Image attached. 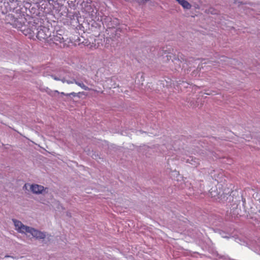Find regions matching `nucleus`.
<instances>
[{"label": "nucleus", "instance_id": "f257e3e1", "mask_svg": "<svg viewBox=\"0 0 260 260\" xmlns=\"http://www.w3.org/2000/svg\"><path fill=\"white\" fill-rule=\"evenodd\" d=\"M83 10L92 20L95 21H99L100 20H102V19H100L99 16L98 9L93 5L86 4L83 7Z\"/></svg>", "mask_w": 260, "mask_h": 260}, {"label": "nucleus", "instance_id": "f03ea898", "mask_svg": "<svg viewBox=\"0 0 260 260\" xmlns=\"http://www.w3.org/2000/svg\"><path fill=\"white\" fill-rule=\"evenodd\" d=\"M36 34L37 37L40 40H46L49 37H51L49 29L44 26H40V27L37 29Z\"/></svg>", "mask_w": 260, "mask_h": 260}, {"label": "nucleus", "instance_id": "7ed1b4c3", "mask_svg": "<svg viewBox=\"0 0 260 260\" xmlns=\"http://www.w3.org/2000/svg\"><path fill=\"white\" fill-rule=\"evenodd\" d=\"M27 233L30 234L33 237L37 239H44L46 237V233L29 227Z\"/></svg>", "mask_w": 260, "mask_h": 260}, {"label": "nucleus", "instance_id": "20e7f679", "mask_svg": "<svg viewBox=\"0 0 260 260\" xmlns=\"http://www.w3.org/2000/svg\"><path fill=\"white\" fill-rule=\"evenodd\" d=\"M17 231L21 233H27L29 226L24 225L21 221L16 219H13Z\"/></svg>", "mask_w": 260, "mask_h": 260}, {"label": "nucleus", "instance_id": "39448f33", "mask_svg": "<svg viewBox=\"0 0 260 260\" xmlns=\"http://www.w3.org/2000/svg\"><path fill=\"white\" fill-rule=\"evenodd\" d=\"M30 190L35 194H41L44 190V187L40 185L32 184L30 186Z\"/></svg>", "mask_w": 260, "mask_h": 260}, {"label": "nucleus", "instance_id": "423d86ee", "mask_svg": "<svg viewBox=\"0 0 260 260\" xmlns=\"http://www.w3.org/2000/svg\"><path fill=\"white\" fill-rule=\"evenodd\" d=\"M185 161L187 163L191 164L193 167H197L199 164L198 159L194 158L192 156L188 157L185 159Z\"/></svg>", "mask_w": 260, "mask_h": 260}, {"label": "nucleus", "instance_id": "0eeeda50", "mask_svg": "<svg viewBox=\"0 0 260 260\" xmlns=\"http://www.w3.org/2000/svg\"><path fill=\"white\" fill-rule=\"evenodd\" d=\"M107 21H109L108 24V27L110 28H114V25H116L119 23V21L117 18H112L110 17H107L106 18Z\"/></svg>", "mask_w": 260, "mask_h": 260}, {"label": "nucleus", "instance_id": "6e6552de", "mask_svg": "<svg viewBox=\"0 0 260 260\" xmlns=\"http://www.w3.org/2000/svg\"><path fill=\"white\" fill-rule=\"evenodd\" d=\"M50 40L52 41L54 43L57 44L58 43H61L63 41V38L61 35H56L51 37Z\"/></svg>", "mask_w": 260, "mask_h": 260}, {"label": "nucleus", "instance_id": "1a4fd4ad", "mask_svg": "<svg viewBox=\"0 0 260 260\" xmlns=\"http://www.w3.org/2000/svg\"><path fill=\"white\" fill-rule=\"evenodd\" d=\"M178 3L184 8L189 10L191 8V5L185 0H178Z\"/></svg>", "mask_w": 260, "mask_h": 260}, {"label": "nucleus", "instance_id": "9d476101", "mask_svg": "<svg viewBox=\"0 0 260 260\" xmlns=\"http://www.w3.org/2000/svg\"><path fill=\"white\" fill-rule=\"evenodd\" d=\"M51 76L54 80H57V81L60 80L63 83L67 82L68 84H72V83H73V81H71L69 80L66 79V77H57V76H56L55 75H51Z\"/></svg>", "mask_w": 260, "mask_h": 260}, {"label": "nucleus", "instance_id": "9b49d317", "mask_svg": "<svg viewBox=\"0 0 260 260\" xmlns=\"http://www.w3.org/2000/svg\"><path fill=\"white\" fill-rule=\"evenodd\" d=\"M71 81H73V83H75L76 84L81 87L82 89L86 90L88 89V87L85 85L83 82H79L77 81L74 78H71V80H69Z\"/></svg>", "mask_w": 260, "mask_h": 260}, {"label": "nucleus", "instance_id": "f8f14e48", "mask_svg": "<svg viewBox=\"0 0 260 260\" xmlns=\"http://www.w3.org/2000/svg\"><path fill=\"white\" fill-rule=\"evenodd\" d=\"M78 94H84V92H79L78 93H76V92H72L71 93H67L66 94V96H71V95H73V96H77Z\"/></svg>", "mask_w": 260, "mask_h": 260}, {"label": "nucleus", "instance_id": "ddd939ff", "mask_svg": "<svg viewBox=\"0 0 260 260\" xmlns=\"http://www.w3.org/2000/svg\"><path fill=\"white\" fill-rule=\"evenodd\" d=\"M56 93L59 94V92L57 90H54L49 93L52 96H54Z\"/></svg>", "mask_w": 260, "mask_h": 260}, {"label": "nucleus", "instance_id": "4468645a", "mask_svg": "<svg viewBox=\"0 0 260 260\" xmlns=\"http://www.w3.org/2000/svg\"><path fill=\"white\" fill-rule=\"evenodd\" d=\"M220 234L223 238H229L228 237L224 236V233H223V232L220 233Z\"/></svg>", "mask_w": 260, "mask_h": 260}, {"label": "nucleus", "instance_id": "2eb2a0df", "mask_svg": "<svg viewBox=\"0 0 260 260\" xmlns=\"http://www.w3.org/2000/svg\"><path fill=\"white\" fill-rule=\"evenodd\" d=\"M5 258H7V257H11V258H14V257L13 256H10V255H6L5 256Z\"/></svg>", "mask_w": 260, "mask_h": 260}, {"label": "nucleus", "instance_id": "dca6fc26", "mask_svg": "<svg viewBox=\"0 0 260 260\" xmlns=\"http://www.w3.org/2000/svg\"><path fill=\"white\" fill-rule=\"evenodd\" d=\"M115 31H116V35H117V34H118V32H119V31H120L119 30V29H116V30H115Z\"/></svg>", "mask_w": 260, "mask_h": 260}, {"label": "nucleus", "instance_id": "f3484780", "mask_svg": "<svg viewBox=\"0 0 260 260\" xmlns=\"http://www.w3.org/2000/svg\"><path fill=\"white\" fill-rule=\"evenodd\" d=\"M60 94L62 95H66V94H65L64 92H61Z\"/></svg>", "mask_w": 260, "mask_h": 260}, {"label": "nucleus", "instance_id": "a211bd4d", "mask_svg": "<svg viewBox=\"0 0 260 260\" xmlns=\"http://www.w3.org/2000/svg\"><path fill=\"white\" fill-rule=\"evenodd\" d=\"M80 94H78V95H77V96H78V97H79V98H80Z\"/></svg>", "mask_w": 260, "mask_h": 260}, {"label": "nucleus", "instance_id": "6ab92c4d", "mask_svg": "<svg viewBox=\"0 0 260 260\" xmlns=\"http://www.w3.org/2000/svg\"><path fill=\"white\" fill-rule=\"evenodd\" d=\"M211 13H212V14H216V13H213L212 11H211Z\"/></svg>", "mask_w": 260, "mask_h": 260}, {"label": "nucleus", "instance_id": "aec40b11", "mask_svg": "<svg viewBox=\"0 0 260 260\" xmlns=\"http://www.w3.org/2000/svg\"><path fill=\"white\" fill-rule=\"evenodd\" d=\"M219 257L221 258V257H223V256H219Z\"/></svg>", "mask_w": 260, "mask_h": 260}, {"label": "nucleus", "instance_id": "412c9836", "mask_svg": "<svg viewBox=\"0 0 260 260\" xmlns=\"http://www.w3.org/2000/svg\"><path fill=\"white\" fill-rule=\"evenodd\" d=\"M176 1H177V2L178 1V0H176Z\"/></svg>", "mask_w": 260, "mask_h": 260}]
</instances>
